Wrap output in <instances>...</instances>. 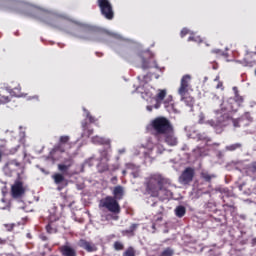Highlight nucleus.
I'll list each match as a JSON object with an SVG mask.
<instances>
[{"label":"nucleus","instance_id":"obj_1","mask_svg":"<svg viewBox=\"0 0 256 256\" xmlns=\"http://www.w3.org/2000/svg\"><path fill=\"white\" fill-rule=\"evenodd\" d=\"M234 98H229L226 102L221 104V110H216V115H220L217 120H210L208 124L213 127L216 133H223V128L227 127L229 123H233L234 127H239L237 121L233 120L232 113H237L240 105L243 104V97L239 95L237 87H233Z\"/></svg>","mask_w":256,"mask_h":256},{"label":"nucleus","instance_id":"obj_2","mask_svg":"<svg viewBox=\"0 0 256 256\" xmlns=\"http://www.w3.org/2000/svg\"><path fill=\"white\" fill-rule=\"evenodd\" d=\"M173 183L169 178L163 177L161 174H152L146 180V191L151 197H159V199H171L173 197Z\"/></svg>","mask_w":256,"mask_h":256},{"label":"nucleus","instance_id":"obj_3","mask_svg":"<svg viewBox=\"0 0 256 256\" xmlns=\"http://www.w3.org/2000/svg\"><path fill=\"white\" fill-rule=\"evenodd\" d=\"M138 79L144 88V91H141V89H143L141 86L137 88V91L142 95V99H145V101H147L148 103H154V108L159 109L161 107V103H163L165 97H167V90H155V88L147 84L149 83V81H151V76L149 74H147L143 78H141V76H138Z\"/></svg>","mask_w":256,"mask_h":256},{"label":"nucleus","instance_id":"obj_4","mask_svg":"<svg viewBox=\"0 0 256 256\" xmlns=\"http://www.w3.org/2000/svg\"><path fill=\"white\" fill-rule=\"evenodd\" d=\"M20 6L24 7V9H26L25 12L28 15H33V17L40 19V21H44V23H48V25H55V23H53V21H59V15H57V13H55V12L37 8L33 4H30V3L22 2L20 4Z\"/></svg>","mask_w":256,"mask_h":256},{"label":"nucleus","instance_id":"obj_5","mask_svg":"<svg viewBox=\"0 0 256 256\" xmlns=\"http://www.w3.org/2000/svg\"><path fill=\"white\" fill-rule=\"evenodd\" d=\"M191 91H193V88L191 87V75L186 74L181 78L178 95H180V101L193 111L195 98L191 96Z\"/></svg>","mask_w":256,"mask_h":256},{"label":"nucleus","instance_id":"obj_6","mask_svg":"<svg viewBox=\"0 0 256 256\" xmlns=\"http://www.w3.org/2000/svg\"><path fill=\"white\" fill-rule=\"evenodd\" d=\"M151 131L156 139L161 138L167 131L173 129L171 121L165 117H157L150 123Z\"/></svg>","mask_w":256,"mask_h":256},{"label":"nucleus","instance_id":"obj_7","mask_svg":"<svg viewBox=\"0 0 256 256\" xmlns=\"http://www.w3.org/2000/svg\"><path fill=\"white\" fill-rule=\"evenodd\" d=\"M145 151L144 153V159L145 161H153L157 155H161L163 151H165V147L161 145V143L153 144V141L151 139H148L146 145H145Z\"/></svg>","mask_w":256,"mask_h":256},{"label":"nucleus","instance_id":"obj_8","mask_svg":"<svg viewBox=\"0 0 256 256\" xmlns=\"http://www.w3.org/2000/svg\"><path fill=\"white\" fill-rule=\"evenodd\" d=\"M100 209H107L110 213L114 215H119L121 213V206L117 199L113 198V196H107L104 199L100 200L99 203Z\"/></svg>","mask_w":256,"mask_h":256},{"label":"nucleus","instance_id":"obj_9","mask_svg":"<svg viewBox=\"0 0 256 256\" xmlns=\"http://www.w3.org/2000/svg\"><path fill=\"white\" fill-rule=\"evenodd\" d=\"M157 141H159L160 143H162L163 141L166 145H169L170 147H175V145L179 143L177 136H175V130L173 129V127L165 132L160 138H158Z\"/></svg>","mask_w":256,"mask_h":256},{"label":"nucleus","instance_id":"obj_10","mask_svg":"<svg viewBox=\"0 0 256 256\" xmlns=\"http://www.w3.org/2000/svg\"><path fill=\"white\" fill-rule=\"evenodd\" d=\"M69 136H61L59 139V143L57 146L53 148L51 151V155H55V153L60 152V153H65L67 149H71V143L69 142Z\"/></svg>","mask_w":256,"mask_h":256},{"label":"nucleus","instance_id":"obj_11","mask_svg":"<svg viewBox=\"0 0 256 256\" xmlns=\"http://www.w3.org/2000/svg\"><path fill=\"white\" fill-rule=\"evenodd\" d=\"M98 7L106 19H113V6L109 0H98Z\"/></svg>","mask_w":256,"mask_h":256},{"label":"nucleus","instance_id":"obj_12","mask_svg":"<svg viewBox=\"0 0 256 256\" xmlns=\"http://www.w3.org/2000/svg\"><path fill=\"white\" fill-rule=\"evenodd\" d=\"M78 31L77 37L80 39H89L91 35H93V27L85 24H79V26L76 28Z\"/></svg>","mask_w":256,"mask_h":256},{"label":"nucleus","instance_id":"obj_13","mask_svg":"<svg viewBox=\"0 0 256 256\" xmlns=\"http://www.w3.org/2000/svg\"><path fill=\"white\" fill-rule=\"evenodd\" d=\"M11 193L14 199H19V197H23V195H25V187L23 186V182L16 180L11 187Z\"/></svg>","mask_w":256,"mask_h":256},{"label":"nucleus","instance_id":"obj_14","mask_svg":"<svg viewBox=\"0 0 256 256\" xmlns=\"http://www.w3.org/2000/svg\"><path fill=\"white\" fill-rule=\"evenodd\" d=\"M194 175L195 172L192 168H186L179 177V181L182 185H188V183H191V181H193Z\"/></svg>","mask_w":256,"mask_h":256},{"label":"nucleus","instance_id":"obj_15","mask_svg":"<svg viewBox=\"0 0 256 256\" xmlns=\"http://www.w3.org/2000/svg\"><path fill=\"white\" fill-rule=\"evenodd\" d=\"M52 179H54V183L58 185V191H62L67 187V179H65V174L62 173H56L52 176Z\"/></svg>","mask_w":256,"mask_h":256},{"label":"nucleus","instance_id":"obj_16","mask_svg":"<svg viewBox=\"0 0 256 256\" xmlns=\"http://www.w3.org/2000/svg\"><path fill=\"white\" fill-rule=\"evenodd\" d=\"M73 167V158H67L62 163L58 164V171L63 175H69V169Z\"/></svg>","mask_w":256,"mask_h":256},{"label":"nucleus","instance_id":"obj_17","mask_svg":"<svg viewBox=\"0 0 256 256\" xmlns=\"http://www.w3.org/2000/svg\"><path fill=\"white\" fill-rule=\"evenodd\" d=\"M21 167V164L17 162V160H12L6 163V165L3 168V171L6 175L11 176L13 171H17Z\"/></svg>","mask_w":256,"mask_h":256},{"label":"nucleus","instance_id":"obj_18","mask_svg":"<svg viewBox=\"0 0 256 256\" xmlns=\"http://www.w3.org/2000/svg\"><path fill=\"white\" fill-rule=\"evenodd\" d=\"M79 246L82 247V249H85V251H87L88 253H93L94 251H97V246L92 242L86 240H80Z\"/></svg>","mask_w":256,"mask_h":256},{"label":"nucleus","instance_id":"obj_19","mask_svg":"<svg viewBox=\"0 0 256 256\" xmlns=\"http://www.w3.org/2000/svg\"><path fill=\"white\" fill-rule=\"evenodd\" d=\"M60 252L62 253L63 256H77V252L73 247L69 245H63L60 247Z\"/></svg>","mask_w":256,"mask_h":256},{"label":"nucleus","instance_id":"obj_20","mask_svg":"<svg viewBox=\"0 0 256 256\" xmlns=\"http://www.w3.org/2000/svg\"><path fill=\"white\" fill-rule=\"evenodd\" d=\"M19 150V145L12 149H5V146H0V162L1 155H15V153Z\"/></svg>","mask_w":256,"mask_h":256},{"label":"nucleus","instance_id":"obj_21","mask_svg":"<svg viewBox=\"0 0 256 256\" xmlns=\"http://www.w3.org/2000/svg\"><path fill=\"white\" fill-rule=\"evenodd\" d=\"M123 193H124L123 187L122 186H116L113 190V195L114 196H112V197L119 201V200L123 199Z\"/></svg>","mask_w":256,"mask_h":256},{"label":"nucleus","instance_id":"obj_22","mask_svg":"<svg viewBox=\"0 0 256 256\" xmlns=\"http://www.w3.org/2000/svg\"><path fill=\"white\" fill-rule=\"evenodd\" d=\"M92 143H94V145H109L110 141L109 139L94 136L92 137Z\"/></svg>","mask_w":256,"mask_h":256},{"label":"nucleus","instance_id":"obj_23","mask_svg":"<svg viewBox=\"0 0 256 256\" xmlns=\"http://www.w3.org/2000/svg\"><path fill=\"white\" fill-rule=\"evenodd\" d=\"M126 169H130V171H132V175L134 178L139 177V166L128 163L126 164Z\"/></svg>","mask_w":256,"mask_h":256},{"label":"nucleus","instance_id":"obj_24","mask_svg":"<svg viewBox=\"0 0 256 256\" xmlns=\"http://www.w3.org/2000/svg\"><path fill=\"white\" fill-rule=\"evenodd\" d=\"M137 224H132L129 229L124 230L122 232L123 235H127L128 237H133L135 235V230L137 229Z\"/></svg>","mask_w":256,"mask_h":256},{"label":"nucleus","instance_id":"obj_25","mask_svg":"<svg viewBox=\"0 0 256 256\" xmlns=\"http://www.w3.org/2000/svg\"><path fill=\"white\" fill-rule=\"evenodd\" d=\"M175 215L176 217H185V213L187 212V210L185 209V206H178L175 208Z\"/></svg>","mask_w":256,"mask_h":256},{"label":"nucleus","instance_id":"obj_26","mask_svg":"<svg viewBox=\"0 0 256 256\" xmlns=\"http://www.w3.org/2000/svg\"><path fill=\"white\" fill-rule=\"evenodd\" d=\"M109 161V152L107 150H103L100 152V162L107 163Z\"/></svg>","mask_w":256,"mask_h":256},{"label":"nucleus","instance_id":"obj_27","mask_svg":"<svg viewBox=\"0 0 256 256\" xmlns=\"http://www.w3.org/2000/svg\"><path fill=\"white\" fill-rule=\"evenodd\" d=\"M243 145L241 143L231 144L225 147L226 151H237V149H241Z\"/></svg>","mask_w":256,"mask_h":256},{"label":"nucleus","instance_id":"obj_28","mask_svg":"<svg viewBox=\"0 0 256 256\" xmlns=\"http://www.w3.org/2000/svg\"><path fill=\"white\" fill-rule=\"evenodd\" d=\"M141 59H142V69H149L151 67L157 68V64L155 62L153 64H149V62H147L145 58H141Z\"/></svg>","mask_w":256,"mask_h":256},{"label":"nucleus","instance_id":"obj_29","mask_svg":"<svg viewBox=\"0 0 256 256\" xmlns=\"http://www.w3.org/2000/svg\"><path fill=\"white\" fill-rule=\"evenodd\" d=\"M202 177L203 179H205V181H211V179H215V174H209L207 172H203L202 173Z\"/></svg>","mask_w":256,"mask_h":256},{"label":"nucleus","instance_id":"obj_30","mask_svg":"<svg viewBox=\"0 0 256 256\" xmlns=\"http://www.w3.org/2000/svg\"><path fill=\"white\" fill-rule=\"evenodd\" d=\"M124 247H125V246H124L123 243L120 242V241H116V242L114 243V249H115V251H123Z\"/></svg>","mask_w":256,"mask_h":256},{"label":"nucleus","instance_id":"obj_31","mask_svg":"<svg viewBox=\"0 0 256 256\" xmlns=\"http://www.w3.org/2000/svg\"><path fill=\"white\" fill-rule=\"evenodd\" d=\"M123 256H135V249L133 247H129L124 253Z\"/></svg>","mask_w":256,"mask_h":256},{"label":"nucleus","instance_id":"obj_32","mask_svg":"<svg viewBox=\"0 0 256 256\" xmlns=\"http://www.w3.org/2000/svg\"><path fill=\"white\" fill-rule=\"evenodd\" d=\"M197 139L198 141H204L205 145L209 143V138H207V136H205L204 134H197Z\"/></svg>","mask_w":256,"mask_h":256},{"label":"nucleus","instance_id":"obj_33","mask_svg":"<svg viewBox=\"0 0 256 256\" xmlns=\"http://www.w3.org/2000/svg\"><path fill=\"white\" fill-rule=\"evenodd\" d=\"M109 170V165L107 164H98V171H100V173H103L105 171Z\"/></svg>","mask_w":256,"mask_h":256},{"label":"nucleus","instance_id":"obj_34","mask_svg":"<svg viewBox=\"0 0 256 256\" xmlns=\"http://www.w3.org/2000/svg\"><path fill=\"white\" fill-rule=\"evenodd\" d=\"M83 111L86 113V117L89 119L90 123H95V118H93V116H91L89 111H87V109H85V108H83Z\"/></svg>","mask_w":256,"mask_h":256},{"label":"nucleus","instance_id":"obj_35","mask_svg":"<svg viewBox=\"0 0 256 256\" xmlns=\"http://www.w3.org/2000/svg\"><path fill=\"white\" fill-rule=\"evenodd\" d=\"M46 231H47V233H57V229L53 228V226L51 224H48L46 226Z\"/></svg>","mask_w":256,"mask_h":256},{"label":"nucleus","instance_id":"obj_36","mask_svg":"<svg viewBox=\"0 0 256 256\" xmlns=\"http://www.w3.org/2000/svg\"><path fill=\"white\" fill-rule=\"evenodd\" d=\"M173 250L171 248H167L162 252V256H172Z\"/></svg>","mask_w":256,"mask_h":256},{"label":"nucleus","instance_id":"obj_37","mask_svg":"<svg viewBox=\"0 0 256 256\" xmlns=\"http://www.w3.org/2000/svg\"><path fill=\"white\" fill-rule=\"evenodd\" d=\"M209 121H211V120H208V121L205 122V115L203 113H201L199 115V123H204L205 122L206 125H211V124H209Z\"/></svg>","mask_w":256,"mask_h":256},{"label":"nucleus","instance_id":"obj_38","mask_svg":"<svg viewBox=\"0 0 256 256\" xmlns=\"http://www.w3.org/2000/svg\"><path fill=\"white\" fill-rule=\"evenodd\" d=\"M188 41H195V43H201V37H199V36H197V37H195V36H190V37L188 38Z\"/></svg>","mask_w":256,"mask_h":256},{"label":"nucleus","instance_id":"obj_39","mask_svg":"<svg viewBox=\"0 0 256 256\" xmlns=\"http://www.w3.org/2000/svg\"><path fill=\"white\" fill-rule=\"evenodd\" d=\"M91 135H93V130H85L82 134V137H91Z\"/></svg>","mask_w":256,"mask_h":256},{"label":"nucleus","instance_id":"obj_40","mask_svg":"<svg viewBox=\"0 0 256 256\" xmlns=\"http://www.w3.org/2000/svg\"><path fill=\"white\" fill-rule=\"evenodd\" d=\"M188 33H191V31H189L187 28H183L180 35L181 37H185V35H188Z\"/></svg>","mask_w":256,"mask_h":256},{"label":"nucleus","instance_id":"obj_41","mask_svg":"<svg viewBox=\"0 0 256 256\" xmlns=\"http://www.w3.org/2000/svg\"><path fill=\"white\" fill-rule=\"evenodd\" d=\"M249 171H251V173H256V162L249 166Z\"/></svg>","mask_w":256,"mask_h":256},{"label":"nucleus","instance_id":"obj_42","mask_svg":"<svg viewBox=\"0 0 256 256\" xmlns=\"http://www.w3.org/2000/svg\"><path fill=\"white\" fill-rule=\"evenodd\" d=\"M173 101V97L169 96L166 100H164L165 107H169V103Z\"/></svg>","mask_w":256,"mask_h":256},{"label":"nucleus","instance_id":"obj_43","mask_svg":"<svg viewBox=\"0 0 256 256\" xmlns=\"http://www.w3.org/2000/svg\"><path fill=\"white\" fill-rule=\"evenodd\" d=\"M0 103H3V104L9 103V97H7V96H2V97L0 98Z\"/></svg>","mask_w":256,"mask_h":256},{"label":"nucleus","instance_id":"obj_44","mask_svg":"<svg viewBox=\"0 0 256 256\" xmlns=\"http://www.w3.org/2000/svg\"><path fill=\"white\" fill-rule=\"evenodd\" d=\"M93 161H95V157H91L85 163H86V165H89V167H91V166H93Z\"/></svg>","mask_w":256,"mask_h":256},{"label":"nucleus","instance_id":"obj_45","mask_svg":"<svg viewBox=\"0 0 256 256\" xmlns=\"http://www.w3.org/2000/svg\"><path fill=\"white\" fill-rule=\"evenodd\" d=\"M201 149H202L201 147H197V148L194 150V153H199V154H198L199 157H202V156H203V154L201 153Z\"/></svg>","mask_w":256,"mask_h":256},{"label":"nucleus","instance_id":"obj_46","mask_svg":"<svg viewBox=\"0 0 256 256\" xmlns=\"http://www.w3.org/2000/svg\"><path fill=\"white\" fill-rule=\"evenodd\" d=\"M216 89H223V82H219L216 86Z\"/></svg>","mask_w":256,"mask_h":256},{"label":"nucleus","instance_id":"obj_47","mask_svg":"<svg viewBox=\"0 0 256 256\" xmlns=\"http://www.w3.org/2000/svg\"><path fill=\"white\" fill-rule=\"evenodd\" d=\"M10 93H11L12 95H14L15 97H21V95H19V94H14V93H15V90H11Z\"/></svg>","mask_w":256,"mask_h":256},{"label":"nucleus","instance_id":"obj_48","mask_svg":"<svg viewBox=\"0 0 256 256\" xmlns=\"http://www.w3.org/2000/svg\"><path fill=\"white\" fill-rule=\"evenodd\" d=\"M118 153H119L120 155H123V153H125V148L120 149V150L118 151Z\"/></svg>","mask_w":256,"mask_h":256},{"label":"nucleus","instance_id":"obj_49","mask_svg":"<svg viewBox=\"0 0 256 256\" xmlns=\"http://www.w3.org/2000/svg\"><path fill=\"white\" fill-rule=\"evenodd\" d=\"M146 109L147 111H153V106H147Z\"/></svg>","mask_w":256,"mask_h":256},{"label":"nucleus","instance_id":"obj_50","mask_svg":"<svg viewBox=\"0 0 256 256\" xmlns=\"http://www.w3.org/2000/svg\"><path fill=\"white\" fill-rule=\"evenodd\" d=\"M0 245H5V240L0 238Z\"/></svg>","mask_w":256,"mask_h":256},{"label":"nucleus","instance_id":"obj_51","mask_svg":"<svg viewBox=\"0 0 256 256\" xmlns=\"http://www.w3.org/2000/svg\"><path fill=\"white\" fill-rule=\"evenodd\" d=\"M212 53H221V50L216 49V50H213Z\"/></svg>","mask_w":256,"mask_h":256},{"label":"nucleus","instance_id":"obj_52","mask_svg":"<svg viewBox=\"0 0 256 256\" xmlns=\"http://www.w3.org/2000/svg\"><path fill=\"white\" fill-rule=\"evenodd\" d=\"M42 173H46V175H49V172H45V169H41Z\"/></svg>","mask_w":256,"mask_h":256},{"label":"nucleus","instance_id":"obj_53","mask_svg":"<svg viewBox=\"0 0 256 256\" xmlns=\"http://www.w3.org/2000/svg\"><path fill=\"white\" fill-rule=\"evenodd\" d=\"M122 174H123V175H127V170H123V171H122Z\"/></svg>","mask_w":256,"mask_h":256},{"label":"nucleus","instance_id":"obj_54","mask_svg":"<svg viewBox=\"0 0 256 256\" xmlns=\"http://www.w3.org/2000/svg\"><path fill=\"white\" fill-rule=\"evenodd\" d=\"M111 218H113V215H108V216L106 217V219H111Z\"/></svg>","mask_w":256,"mask_h":256},{"label":"nucleus","instance_id":"obj_55","mask_svg":"<svg viewBox=\"0 0 256 256\" xmlns=\"http://www.w3.org/2000/svg\"><path fill=\"white\" fill-rule=\"evenodd\" d=\"M8 230L12 231L13 230V225L9 226Z\"/></svg>","mask_w":256,"mask_h":256},{"label":"nucleus","instance_id":"obj_56","mask_svg":"<svg viewBox=\"0 0 256 256\" xmlns=\"http://www.w3.org/2000/svg\"><path fill=\"white\" fill-rule=\"evenodd\" d=\"M113 37H119V35L117 34H111Z\"/></svg>","mask_w":256,"mask_h":256},{"label":"nucleus","instance_id":"obj_57","mask_svg":"<svg viewBox=\"0 0 256 256\" xmlns=\"http://www.w3.org/2000/svg\"><path fill=\"white\" fill-rule=\"evenodd\" d=\"M83 129H85V124L82 125Z\"/></svg>","mask_w":256,"mask_h":256},{"label":"nucleus","instance_id":"obj_58","mask_svg":"<svg viewBox=\"0 0 256 256\" xmlns=\"http://www.w3.org/2000/svg\"><path fill=\"white\" fill-rule=\"evenodd\" d=\"M205 81H207V77H205Z\"/></svg>","mask_w":256,"mask_h":256}]
</instances>
